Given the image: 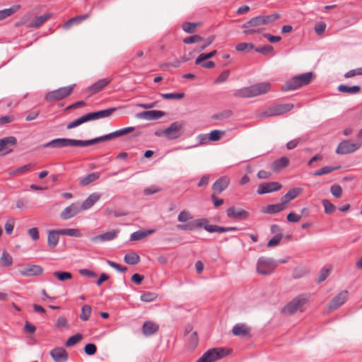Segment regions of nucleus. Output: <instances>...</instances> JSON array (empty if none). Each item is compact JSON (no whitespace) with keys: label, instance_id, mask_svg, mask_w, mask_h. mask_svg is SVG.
<instances>
[{"label":"nucleus","instance_id":"obj_1","mask_svg":"<svg viewBox=\"0 0 362 362\" xmlns=\"http://www.w3.org/2000/svg\"><path fill=\"white\" fill-rule=\"evenodd\" d=\"M134 129L135 128L133 127H125L117 130L114 132L110 133L107 135L87 141L76 140L71 139H56L45 144L44 146L54 148H62L66 146H88L90 145L98 144L99 142L111 140L115 138L126 135L127 134L132 133V132L134 131Z\"/></svg>","mask_w":362,"mask_h":362},{"label":"nucleus","instance_id":"obj_2","mask_svg":"<svg viewBox=\"0 0 362 362\" xmlns=\"http://www.w3.org/2000/svg\"><path fill=\"white\" fill-rule=\"evenodd\" d=\"M270 83L263 82L256 83L249 87H245L234 92V96L237 98H252L264 94L269 90Z\"/></svg>","mask_w":362,"mask_h":362},{"label":"nucleus","instance_id":"obj_3","mask_svg":"<svg viewBox=\"0 0 362 362\" xmlns=\"http://www.w3.org/2000/svg\"><path fill=\"white\" fill-rule=\"evenodd\" d=\"M314 78L315 74L313 72H307L295 76L285 83L281 90L283 91L296 90L298 88L309 84L314 79Z\"/></svg>","mask_w":362,"mask_h":362},{"label":"nucleus","instance_id":"obj_4","mask_svg":"<svg viewBox=\"0 0 362 362\" xmlns=\"http://www.w3.org/2000/svg\"><path fill=\"white\" fill-rule=\"evenodd\" d=\"M277 265V262L274 259L266 257H261L257 260V272L261 275H269L274 272Z\"/></svg>","mask_w":362,"mask_h":362},{"label":"nucleus","instance_id":"obj_5","mask_svg":"<svg viewBox=\"0 0 362 362\" xmlns=\"http://www.w3.org/2000/svg\"><path fill=\"white\" fill-rule=\"evenodd\" d=\"M75 87L76 84H72L49 91L46 94L45 99L49 103L64 99L72 93Z\"/></svg>","mask_w":362,"mask_h":362},{"label":"nucleus","instance_id":"obj_6","mask_svg":"<svg viewBox=\"0 0 362 362\" xmlns=\"http://www.w3.org/2000/svg\"><path fill=\"white\" fill-rule=\"evenodd\" d=\"M228 354V351L222 348H214L205 352L197 362H214Z\"/></svg>","mask_w":362,"mask_h":362},{"label":"nucleus","instance_id":"obj_7","mask_svg":"<svg viewBox=\"0 0 362 362\" xmlns=\"http://www.w3.org/2000/svg\"><path fill=\"white\" fill-rule=\"evenodd\" d=\"M293 107V105L291 103H286V104H280L273 107H269L266 111L261 113L260 117H276L284 115L290 110H291Z\"/></svg>","mask_w":362,"mask_h":362},{"label":"nucleus","instance_id":"obj_8","mask_svg":"<svg viewBox=\"0 0 362 362\" xmlns=\"http://www.w3.org/2000/svg\"><path fill=\"white\" fill-rule=\"evenodd\" d=\"M209 226H213V225L209 224L207 218H200L185 224H178L176 228L180 230H194L196 228H204L206 230Z\"/></svg>","mask_w":362,"mask_h":362},{"label":"nucleus","instance_id":"obj_9","mask_svg":"<svg viewBox=\"0 0 362 362\" xmlns=\"http://www.w3.org/2000/svg\"><path fill=\"white\" fill-rule=\"evenodd\" d=\"M305 302L306 299L303 296L295 298L284 307L282 312L287 315H293L298 310H301Z\"/></svg>","mask_w":362,"mask_h":362},{"label":"nucleus","instance_id":"obj_10","mask_svg":"<svg viewBox=\"0 0 362 362\" xmlns=\"http://www.w3.org/2000/svg\"><path fill=\"white\" fill-rule=\"evenodd\" d=\"M17 144V139L14 136H6L0 139V156H6L11 152Z\"/></svg>","mask_w":362,"mask_h":362},{"label":"nucleus","instance_id":"obj_11","mask_svg":"<svg viewBox=\"0 0 362 362\" xmlns=\"http://www.w3.org/2000/svg\"><path fill=\"white\" fill-rule=\"evenodd\" d=\"M191 325H187L185 328L184 336L185 341L188 343V348L190 350L194 349L199 343V338L197 332H193Z\"/></svg>","mask_w":362,"mask_h":362},{"label":"nucleus","instance_id":"obj_12","mask_svg":"<svg viewBox=\"0 0 362 362\" xmlns=\"http://www.w3.org/2000/svg\"><path fill=\"white\" fill-rule=\"evenodd\" d=\"M361 146V144L351 142V141L346 140L341 141L337 148V153L339 154L344 155L353 153L358 150Z\"/></svg>","mask_w":362,"mask_h":362},{"label":"nucleus","instance_id":"obj_13","mask_svg":"<svg viewBox=\"0 0 362 362\" xmlns=\"http://www.w3.org/2000/svg\"><path fill=\"white\" fill-rule=\"evenodd\" d=\"M19 273L24 276H38L42 274L43 269L40 265L30 264L21 266L19 269Z\"/></svg>","mask_w":362,"mask_h":362},{"label":"nucleus","instance_id":"obj_14","mask_svg":"<svg viewBox=\"0 0 362 362\" xmlns=\"http://www.w3.org/2000/svg\"><path fill=\"white\" fill-rule=\"evenodd\" d=\"M226 215L228 218L236 220H245L249 216V213L245 209L230 206L226 210Z\"/></svg>","mask_w":362,"mask_h":362},{"label":"nucleus","instance_id":"obj_15","mask_svg":"<svg viewBox=\"0 0 362 362\" xmlns=\"http://www.w3.org/2000/svg\"><path fill=\"white\" fill-rule=\"evenodd\" d=\"M164 115H165V112L161 110H147L137 113L136 117L151 121L158 119Z\"/></svg>","mask_w":362,"mask_h":362},{"label":"nucleus","instance_id":"obj_16","mask_svg":"<svg viewBox=\"0 0 362 362\" xmlns=\"http://www.w3.org/2000/svg\"><path fill=\"white\" fill-rule=\"evenodd\" d=\"M81 208L78 203H73L70 206L66 207L61 213L60 217L63 220L69 219L81 211Z\"/></svg>","mask_w":362,"mask_h":362},{"label":"nucleus","instance_id":"obj_17","mask_svg":"<svg viewBox=\"0 0 362 362\" xmlns=\"http://www.w3.org/2000/svg\"><path fill=\"white\" fill-rule=\"evenodd\" d=\"M348 297V291H342L336 296H334L330 301L329 304V311H332L339 308L341 305H343L346 300Z\"/></svg>","mask_w":362,"mask_h":362},{"label":"nucleus","instance_id":"obj_18","mask_svg":"<svg viewBox=\"0 0 362 362\" xmlns=\"http://www.w3.org/2000/svg\"><path fill=\"white\" fill-rule=\"evenodd\" d=\"M282 187L281 184L277 182H272L259 185L257 189L259 194H264L279 190Z\"/></svg>","mask_w":362,"mask_h":362},{"label":"nucleus","instance_id":"obj_19","mask_svg":"<svg viewBox=\"0 0 362 362\" xmlns=\"http://www.w3.org/2000/svg\"><path fill=\"white\" fill-rule=\"evenodd\" d=\"M230 184V179L227 176H223L218 178L212 185L214 193L216 194H221L226 189Z\"/></svg>","mask_w":362,"mask_h":362},{"label":"nucleus","instance_id":"obj_20","mask_svg":"<svg viewBox=\"0 0 362 362\" xmlns=\"http://www.w3.org/2000/svg\"><path fill=\"white\" fill-rule=\"evenodd\" d=\"M111 81L112 79L110 78L100 79L90 86L86 91L89 93L90 95H94L107 86Z\"/></svg>","mask_w":362,"mask_h":362},{"label":"nucleus","instance_id":"obj_21","mask_svg":"<svg viewBox=\"0 0 362 362\" xmlns=\"http://www.w3.org/2000/svg\"><path fill=\"white\" fill-rule=\"evenodd\" d=\"M50 355L55 362H66L68 354L63 347H56L50 351Z\"/></svg>","mask_w":362,"mask_h":362},{"label":"nucleus","instance_id":"obj_22","mask_svg":"<svg viewBox=\"0 0 362 362\" xmlns=\"http://www.w3.org/2000/svg\"><path fill=\"white\" fill-rule=\"evenodd\" d=\"M115 108H109L106 110H100L98 112L88 113V120H95L101 118H105L110 116L115 111Z\"/></svg>","mask_w":362,"mask_h":362},{"label":"nucleus","instance_id":"obj_23","mask_svg":"<svg viewBox=\"0 0 362 362\" xmlns=\"http://www.w3.org/2000/svg\"><path fill=\"white\" fill-rule=\"evenodd\" d=\"M250 330L251 329L245 324L239 323L233 327L232 332L235 336L250 337Z\"/></svg>","mask_w":362,"mask_h":362},{"label":"nucleus","instance_id":"obj_24","mask_svg":"<svg viewBox=\"0 0 362 362\" xmlns=\"http://www.w3.org/2000/svg\"><path fill=\"white\" fill-rule=\"evenodd\" d=\"M127 157L141 158L143 157V151L140 148L132 147L127 151L119 153L116 158H126Z\"/></svg>","mask_w":362,"mask_h":362},{"label":"nucleus","instance_id":"obj_25","mask_svg":"<svg viewBox=\"0 0 362 362\" xmlns=\"http://www.w3.org/2000/svg\"><path fill=\"white\" fill-rule=\"evenodd\" d=\"M183 125L179 122L172 123L169 127L163 131L164 135L169 138H176L177 132L182 128Z\"/></svg>","mask_w":362,"mask_h":362},{"label":"nucleus","instance_id":"obj_26","mask_svg":"<svg viewBox=\"0 0 362 362\" xmlns=\"http://www.w3.org/2000/svg\"><path fill=\"white\" fill-rule=\"evenodd\" d=\"M119 233V229L112 230L107 231L105 233L96 235V236L92 238L91 240L93 242H95L97 240H100L102 242L110 241V240L115 239Z\"/></svg>","mask_w":362,"mask_h":362},{"label":"nucleus","instance_id":"obj_27","mask_svg":"<svg viewBox=\"0 0 362 362\" xmlns=\"http://www.w3.org/2000/svg\"><path fill=\"white\" fill-rule=\"evenodd\" d=\"M303 192V189L300 187H295L291 189L284 197H281V201L287 206L288 203L296 198Z\"/></svg>","mask_w":362,"mask_h":362},{"label":"nucleus","instance_id":"obj_28","mask_svg":"<svg viewBox=\"0 0 362 362\" xmlns=\"http://www.w3.org/2000/svg\"><path fill=\"white\" fill-rule=\"evenodd\" d=\"M286 207V205L281 201L279 204L267 205L262 210V212L267 214H274L284 211Z\"/></svg>","mask_w":362,"mask_h":362},{"label":"nucleus","instance_id":"obj_29","mask_svg":"<svg viewBox=\"0 0 362 362\" xmlns=\"http://www.w3.org/2000/svg\"><path fill=\"white\" fill-rule=\"evenodd\" d=\"M158 325L151 321L144 322L142 327L143 334L145 336H150L156 333L158 330Z\"/></svg>","mask_w":362,"mask_h":362},{"label":"nucleus","instance_id":"obj_30","mask_svg":"<svg viewBox=\"0 0 362 362\" xmlns=\"http://www.w3.org/2000/svg\"><path fill=\"white\" fill-rule=\"evenodd\" d=\"M52 16L51 13H47L42 16L35 17L33 21L27 25L28 28H37Z\"/></svg>","mask_w":362,"mask_h":362},{"label":"nucleus","instance_id":"obj_31","mask_svg":"<svg viewBox=\"0 0 362 362\" xmlns=\"http://www.w3.org/2000/svg\"><path fill=\"white\" fill-rule=\"evenodd\" d=\"M59 233L58 230H51L48 231L47 244L52 248H54L59 243Z\"/></svg>","mask_w":362,"mask_h":362},{"label":"nucleus","instance_id":"obj_32","mask_svg":"<svg viewBox=\"0 0 362 362\" xmlns=\"http://www.w3.org/2000/svg\"><path fill=\"white\" fill-rule=\"evenodd\" d=\"M100 199L99 194L96 193L91 194L83 203L80 205L81 210H87L94 205Z\"/></svg>","mask_w":362,"mask_h":362},{"label":"nucleus","instance_id":"obj_33","mask_svg":"<svg viewBox=\"0 0 362 362\" xmlns=\"http://www.w3.org/2000/svg\"><path fill=\"white\" fill-rule=\"evenodd\" d=\"M90 16L89 13H86L82 16H78L74 18H70L66 22H65L63 25V28L65 30L69 29L74 24L79 23L80 22L86 20Z\"/></svg>","mask_w":362,"mask_h":362},{"label":"nucleus","instance_id":"obj_34","mask_svg":"<svg viewBox=\"0 0 362 362\" xmlns=\"http://www.w3.org/2000/svg\"><path fill=\"white\" fill-rule=\"evenodd\" d=\"M155 232V230H137L131 234L130 240L136 241L140 240L147 235H151Z\"/></svg>","mask_w":362,"mask_h":362},{"label":"nucleus","instance_id":"obj_35","mask_svg":"<svg viewBox=\"0 0 362 362\" xmlns=\"http://www.w3.org/2000/svg\"><path fill=\"white\" fill-rule=\"evenodd\" d=\"M21 8V5H13V6L5 8L3 10H0V21H2L9 16H11L14 14L17 11Z\"/></svg>","mask_w":362,"mask_h":362},{"label":"nucleus","instance_id":"obj_36","mask_svg":"<svg viewBox=\"0 0 362 362\" xmlns=\"http://www.w3.org/2000/svg\"><path fill=\"white\" fill-rule=\"evenodd\" d=\"M261 23L262 25H269L274 23L280 18L279 13H273L271 15L264 16L260 15L259 16Z\"/></svg>","mask_w":362,"mask_h":362},{"label":"nucleus","instance_id":"obj_37","mask_svg":"<svg viewBox=\"0 0 362 362\" xmlns=\"http://www.w3.org/2000/svg\"><path fill=\"white\" fill-rule=\"evenodd\" d=\"M261 23L262 25H269L274 23L280 18L279 13H273L271 15L264 16L260 15L259 16Z\"/></svg>","mask_w":362,"mask_h":362},{"label":"nucleus","instance_id":"obj_38","mask_svg":"<svg viewBox=\"0 0 362 362\" xmlns=\"http://www.w3.org/2000/svg\"><path fill=\"white\" fill-rule=\"evenodd\" d=\"M337 90L339 92L352 95L358 93L361 90V87L359 86L349 87L346 85L341 84L338 86Z\"/></svg>","mask_w":362,"mask_h":362},{"label":"nucleus","instance_id":"obj_39","mask_svg":"<svg viewBox=\"0 0 362 362\" xmlns=\"http://www.w3.org/2000/svg\"><path fill=\"white\" fill-rule=\"evenodd\" d=\"M124 262L130 265H135L140 262V257L134 252L127 254L124 257Z\"/></svg>","mask_w":362,"mask_h":362},{"label":"nucleus","instance_id":"obj_40","mask_svg":"<svg viewBox=\"0 0 362 362\" xmlns=\"http://www.w3.org/2000/svg\"><path fill=\"white\" fill-rule=\"evenodd\" d=\"M289 165V160H275L271 168L275 173L280 171L281 169L287 167Z\"/></svg>","mask_w":362,"mask_h":362},{"label":"nucleus","instance_id":"obj_41","mask_svg":"<svg viewBox=\"0 0 362 362\" xmlns=\"http://www.w3.org/2000/svg\"><path fill=\"white\" fill-rule=\"evenodd\" d=\"M99 177H100L99 173H97V172L91 173L88 174V175H86V177L81 179L80 184L83 186H86V185H89L90 183H91L92 182L98 180L99 178Z\"/></svg>","mask_w":362,"mask_h":362},{"label":"nucleus","instance_id":"obj_42","mask_svg":"<svg viewBox=\"0 0 362 362\" xmlns=\"http://www.w3.org/2000/svg\"><path fill=\"white\" fill-rule=\"evenodd\" d=\"M262 25L261 23L260 18L259 16L252 18L250 20L247 21L245 23L242 25L243 28H247V27H252L255 28H261L260 26Z\"/></svg>","mask_w":362,"mask_h":362},{"label":"nucleus","instance_id":"obj_43","mask_svg":"<svg viewBox=\"0 0 362 362\" xmlns=\"http://www.w3.org/2000/svg\"><path fill=\"white\" fill-rule=\"evenodd\" d=\"M332 270V266L330 264H327L323 267L320 272V274L318 275V282L324 281L329 275Z\"/></svg>","mask_w":362,"mask_h":362},{"label":"nucleus","instance_id":"obj_44","mask_svg":"<svg viewBox=\"0 0 362 362\" xmlns=\"http://www.w3.org/2000/svg\"><path fill=\"white\" fill-rule=\"evenodd\" d=\"M89 122L87 114L69 123L66 126L68 129L75 128L85 122Z\"/></svg>","mask_w":362,"mask_h":362},{"label":"nucleus","instance_id":"obj_45","mask_svg":"<svg viewBox=\"0 0 362 362\" xmlns=\"http://www.w3.org/2000/svg\"><path fill=\"white\" fill-rule=\"evenodd\" d=\"M33 167L31 163L23 165L20 168H16V170H11L9 174L11 175H23L25 173L30 171Z\"/></svg>","mask_w":362,"mask_h":362},{"label":"nucleus","instance_id":"obj_46","mask_svg":"<svg viewBox=\"0 0 362 362\" xmlns=\"http://www.w3.org/2000/svg\"><path fill=\"white\" fill-rule=\"evenodd\" d=\"M83 339V335L80 333H77L71 337H70L65 343V346L67 347L72 346L78 342H80Z\"/></svg>","mask_w":362,"mask_h":362},{"label":"nucleus","instance_id":"obj_47","mask_svg":"<svg viewBox=\"0 0 362 362\" xmlns=\"http://www.w3.org/2000/svg\"><path fill=\"white\" fill-rule=\"evenodd\" d=\"M217 51L213 50L209 53L206 54H201L197 58L195 61V64L197 65L201 64V63L206 59H209L210 58H212L216 54Z\"/></svg>","mask_w":362,"mask_h":362},{"label":"nucleus","instance_id":"obj_48","mask_svg":"<svg viewBox=\"0 0 362 362\" xmlns=\"http://www.w3.org/2000/svg\"><path fill=\"white\" fill-rule=\"evenodd\" d=\"M59 233L61 235L74 236V237H79L81 236V233L77 229L74 228H64L58 230Z\"/></svg>","mask_w":362,"mask_h":362},{"label":"nucleus","instance_id":"obj_49","mask_svg":"<svg viewBox=\"0 0 362 362\" xmlns=\"http://www.w3.org/2000/svg\"><path fill=\"white\" fill-rule=\"evenodd\" d=\"M160 96L165 100H180L185 97L184 93H162Z\"/></svg>","mask_w":362,"mask_h":362},{"label":"nucleus","instance_id":"obj_50","mask_svg":"<svg viewBox=\"0 0 362 362\" xmlns=\"http://www.w3.org/2000/svg\"><path fill=\"white\" fill-rule=\"evenodd\" d=\"M91 307L88 305H84L81 308V313L80 315V319L83 321H86L89 319L91 313Z\"/></svg>","mask_w":362,"mask_h":362},{"label":"nucleus","instance_id":"obj_51","mask_svg":"<svg viewBox=\"0 0 362 362\" xmlns=\"http://www.w3.org/2000/svg\"><path fill=\"white\" fill-rule=\"evenodd\" d=\"M53 275L61 281H64L72 278V274L69 272H54Z\"/></svg>","mask_w":362,"mask_h":362},{"label":"nucleus","instance_id":"obj_52","mask_svg":"<svg viewBox=\"0 0 362 362\" xmlns=\"http://www.w3.org/2000/svg\"><path fill=\"white\" fill-rule=\"evenodd\" d=\"M225 133V131L213 130L209 134V139L213 141H219Z\"/></svg>","mask_w":362,"mask_h":362},{"label":"nucleus","instance_id":"obj_53","mask_svg":"<svg viewBox=\"0 0 362 362\" xmlns=\"http://www.w3.org/2000/svg\"><path fill=\"white\" fill-rule=\"evenodd\" d=\"M192 214L188 211H186V210L182 211L178 214V216H177V221L181 223H185L188 220L192 219Z\"/></svg>","mask_w":362,"mask_h":362},{"label":"nucleus","instance_id":"obj_54","mask_svg":"<svg viewBox=\"0 0 362 362\" xmlns=\"http://www.w3.org/2000/svg\"><path fill=\"white\" fill-rule=\"evenodd\" d=\"M203 40H204V38L202 37H201L199 35H192V36H189V37H185L183 40V42L185 43V44H192V43L199 42H202Z\"/></svg>","mask_w":362,"mask_h":362},{"label":"nucleus","instance_id":"obj_55","mask_svg":"<svg viewBox=\"0 0 362 362\" xmlns=\"http://www.w3.org/2000/svg\"><path fill=\"white\" fill-rule=\"evenodd\" d=\"M264 30V28H255L252 27H247V28H244L243 33L245 35H252L262 33Z\"/></svg>","mask_w":362,"mask_h":362},{"label":"nucleus","instance_id":"obj_56","mask_svg":"<svg viewBox=\"0 0 362 362\" xmlns=\"http://www.w3.org/2000/svg\"><path fill=\"white\" fill-rule=\"evenodd\" d=\"M322 204L326 214H332L336 210V206L328 200H322Z\"/></svg>","mask_w":362,"mask_h":362},{"label":"nucleus","instance_id":"obj_57","mask_svg":"<svg viewBox=\"0 0 362 362\" xmlns=\"http://www.w3.org/2000/svg\"><path fill=\"white\" fill-rule=\"evenodd\" d=\"M197 25V23L186 22L183 23L182 29L187 33H193L195 31Z\"/></svg>","mask_w":362,"mask_h":362},{"label":"nucleus","instance_id":"obj_58","mask_svg":"<svg viewBox=\"0 0 362 362\" xmlns=\"http://www.w3.org/2000/svg\"><path fill=\"white\" fill-rule=\"evenodd\" d=\"M270 230L272 234H274V236L283 238V229L276 224H273L270 227Z\"/></svg>","mask_w":362,"mask_h":362},{"label":"nucleus","instance_id":"obj_59","mask_svg":"<svg viewBox=\"0 0 362 362\" xmlns=\"http://www.w3.org/2000/svg\"><path fill=\"white\" fill-rule=\"evenodd\" d=\"M157 298V294L151 292H146L141 296V300L144 302H151Z\"/></svg>","mask_w":362,"mask_h":362},{"label":"nucleus","instance_id":"obj_60","mask_svg":"<svg viewBox=\"0 0 362 362\" xmlns=\"http://www.w3.org/2000/svg\"><path fill=\"white\" fill-rule=\"evenodd\" d=\"M235 49L238 52H243L247 49H255V45L252 43L241 42L236 45Z\"/></svg>","mask_w":362,"mask_h":362},{"label":"nucleus","instance_id":"obj_61","mask_svg":"<svg viewBox=\"0 0 362 362\" xmlns=\"http://www.w3.org/2000/svg\"><path fill=\"white\" fill-rule=\"evenodd\" d=\"M84 351L87 355H94L97 351V347L94 344H87L84 347Z\"/></svg>","mask_w":362,"mask_h":362},{"label":"nucleus","instance_id":"obj_62","mask_svg":"<svg viewBox=\"0 0 362 362\" xmlns=\"http://www.w3.org/2000/svg\"><path fill=\"white\" fill-rule=\"evenodd\" d=\"M1 261L5 266L8 267L12 264L13 258L8 253L4 252L1 257Z\"/></svg>","mask_w":362,"mask_h":362},{"label":"nucleus","instance_id":"obj_63","mask_svg":"<svg viewBox=\"0 0 362 362\" xmlns=\"http://www.w3.org/2000/svg\"><path fill=\"white\" fill-rule=\"evenodd\" d=\"M14 226H15V220L13 218H10V219L7 220V221L5 223L4 227H5L6 233L8 235H10L12 233L13 228H14Z\"/></svg>","mask_w":362,"mask_h":362},{"label":"nucleus","instance_id":"obj_64","mask_svg":"<svg viewBox=\"0 0 362 362\" xmlns=\"http://www.w3.org/2000/svg\"><path fill=\"white\" fill-rule=\"evenodd\" d=\"M330 191L332 194L336 198H339L342 194V189L338 185H332L331 187Z\"/></svg>","mask_w":362,"mask_h":362}]
</instances>
